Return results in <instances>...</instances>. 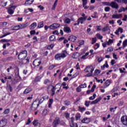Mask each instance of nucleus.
Segmentation results:
<instances>
[{"label": "nucleus", "instance_id": "nucleus-1", "mask_svg": "<svg viewBox=\"0 0 127 127\" xmlns=\"http://www.w3.org/2000/svg\"><path fill=\"white\" fill-rule=\"evenodd\" d=\"M68 55V52L66 50H64L62 51L61 53H58L55 56V60H57L59 61L61 60V59H64V58H66Z\"/></svg>", "mask_w": 127, "mask_h": 127}, {"label": "nucleus", "instance_id": "nucleus-2", "mask_svg": "<svg viewBox=\"0 0 127 127\" xmlns=\"http://www.w3.org/2000/svg\"><path fill=\"white\" fill-rule=\"evenodd\" d=\"M62 86L60 84V83H58L56 84L55 86H52V88L51 89V93L52 97H54V95H55V90H57L56 94L59 93L60 90H61V87Z\"/></svg>", "mask_w": 127, "mask_h": 127}, {"label": "nucleus", "instance_id": "nucleus-3", "mask_svg": "<svg viewBox=\"0 0 127 127\" xmlns=\"http://www.w3.org/2000/svg\"><path fill=\"white\" fill-rule=\"evenodd\" d=\"M95 69V67L93 65H89L86 67L84 71L86 73H88L85 75V77H92L93 76V72Z\"/></svg>", "mask_w": 127, "mask_h": 127}, {"label": "nucleus", "instance_id": "nucleus-4", "mask_svg": "<svg viewBox=\"0 0 127 127\" xmlns=\"http://www.w3.org/2000/svg\"><path fill=\"white\" fill-rule=\"evenodd\" d=\"M27 57V51L26 50L22 51L18 55V59L19 60H24L25 58Z\"/></svg>", "mask_w": 127, "mask_h": 127}, {"label": "nucleus", "instance_id": "nucleus-5", "mask_svg": "<svg viewBox=\"0 0 127 127\" xmlns=\"http://www.w3.org/2000/svg\"><path fill=\"white\" fill-rule=\"evenodd\" d=\"M39 107V103H38V100H35L31 106V111H36L37 108Z\"/></svg>", "mask_w": 127, "mask_h": 127}, {"label": "nucleus", "instance_id": "nucleus-6", "mask_svg": "<svg viewBox=\"0 0 127 127\" xmlns=\"http://www.w3.org/2000/svg\"><path fill=\"white\" fill-rule=\"evenodd\" d=\"M9 6L7 8V12L9 14H13L14 12V9H15L17 7L16 5H11V4L9 5Z\"/></svg>", "mask_w": 127, "mask_h": 127}, {"label": "nucleus", "instance_id": "nucleus-7", "mask_svg": "<svg viewBox=\"0 0 127 127\" xmlns=\"http://www.w3.org/2000/svg\"><path fill=\"white\" fill-rule=\"evenodd\" d=\"M75 120L74 117H71L69 120V126L70 127H78V124L74 123Z\"/></svg>", "mask_w": 127, "mask_h": 127}, {"label": "nucleus", "instance_id": "nucleus-8", "mask_svg": "<svg viewBox=\"0 0 127 127\" xmlns=\"http://www.w3.org/2000/svg\"><path fill=\"white\" fill-rule=\"evenodd\" d=\"M48 96H43V97H40V100L38 98H37L36 99V100L38 101V104L39 105H40V104H42V103H43V101H44V100H45V99H46V100H48Z\"/></svg>", "mask_w": 127, "mask_h": 127}, {"label": "nucleus", "instance_id": "nucleus-9", "mask_svg": "<svg viewBox=\"0 0 127 127\" xmlns=\"http://www.w3.org/2000/svg\"><path fill=\"white\" fill-rule=\"evenodd\" d=\"M60 119L59 117H56L55 120L54 121L53 123V126L54 127H57V126L60 124Z\"/></svg>", "mask_w": 127, "mask_h": 127}, {"label": "nucleus", "instance_id": "nucleus-10", "mask_svg": "<svg viewBox=\"0 0 127 127\" xmlns=\"http://www.w3.org/2000/svg\"><path fill=\"white\" fill-rule=\"evenodd\" d=\"M41 60L39 59H35L33 62V65L35 67H38V66L40 65V64H41Z\"/></svg>", "mask_w": 127, "mask_h": 127}, {"label": "nucleus", "instance_id": "nucleus-11", "mask_svg": "<svg viewBox=\"0 0 127 127\" xmlns=\"http://www.w3.org/2000/svg\"><path fill=\"white\" fill-rule=\"evenodd\" d=\"M6 124H7V119H2L1 121H0V127H5V126H6Z\"/></svg>", "mask_w": 127, "mask_h": 127}, {"label": "nucleus", "instance_id": "nucleus-12", "mask_svg": "<svg viewBox=\"0 0 127 127\" xmlns=\"http://www.w3.org/2000/svg\"><path fill=\"white\" fill-rule=\"evenodd\" d=\"M60 27V24L58 23H54L49 26L50 29H57Z\"/></svg>", "mask_w": 127, "mask_h": 127}, {"label": "nucleus", "instance_id": "nucleus-13", "mask_svg": "<svg viewBox=\"0 0 127 127\" xmlns=\"http://www.w3.org/2000/svg\"><path fill=\"white\" fill-rule=\"evenodd\" d=\"M121 121L124 126H127V116H122Z\"/></svg>", "mask_w": 127, "mask_h": 127}, {"label": "nucleus", "instance_id": "nucleus-14", "mask_svg": "<svg viewBox=\"0 0 127 127\" xmlns=\"http://www.w3.org/2000/svg\"><path fill=\"white\" fill-rule=\"evenodd\" d=\"M110 6L112 8H115L116 9H118L119 8V4L118 3H116L115 1H112L110 3Z\"/></svg>", "mask_w": 127, "mask_h": 127}, {"label": "nucleus", "instance_id": "nucleus-15", "mask_svg": "<svg viewBox=\"0 0 127 127\" xmlns=\"http://www.w3.org/2000/svg\"><path fill=\"white\" fill-rule=\"evenodd\" d=\"M68 40L71 42H75L77 40V37L74 35H71L68 38Z\"/></svg>", "mask_w": 127, "mask_h": 127}, {"label": "nucleus", "instance_id": "nucleus-16", "mask_svg": "<svg viewBox=\"0 0 127 127\" xmlns=\"http://www.w3.org/2000/svg\"><path fill=\"white\" fill-rule=\"evenodd\" d=\"M42 75H37L34 79L35 83H37L38 82H40L41 79L43 78Z\"/></svg>", "mask_w": 127, "mask_h": 127}, {"label": "nucleus", "instance_id": "nucleus-17", "mask_svg": "<svg viewBox=\"0 0 127 127\" xmlns=\"http://www.w3.org/2000/svg\"><path fill=\"white\" fill-rule=\"evenodd\" d=\"M81 123H82V124H89V123H91V119L85 118L81 120Z\"/></svg>", "mask_w": 127, "mask_h": 127}, {"label": "nucleus", "instance_id": "nucleus-18", "mask_svg": "<svg viewBox=\"0 0 127 127\" xmlns=\"http://www.w3.org/2000/svg\"><path fill=\"white\" fill-rule=\"evenodd\" d=\"M102 100V97H99V98L95 99L94 101H93L91 102V105H96V104H98L100 101Z\"/></svg>", "mask_w": 127, "mask_h": 127}, {"label": "nucleus", "instance_id": "nucleus-19", "mask_svg": "<svg viewBox=\"0 0 127 127\" xmlns=\"http://www.w3.org/2000/svg\"><path fill=\"white\" fill-rule=\"evenodd\" d=\"M32 91V89H31V88L28 87L24 90L23 92V94L27 95V94H29V93H30V92H31Z\"/></svg>", "mask_w": 127, "mask_h": 127}, {"label": "nucleus", "instance_id": "nucleus-20", "mask_svg": "<svg viewBox=\"0 0 127 127\" xmlns=\"http://www.w3.org/2000/svg\"><path fill=\"white\" fill-rule=\"evenodd\" d=\"M79 57H80V53L78 52L74 53L72 56L73 59H77Z\"/></svg>", "mask_w": 127, "mask_h": 127}, {"label": "nucleus", "instance_id": "nucleus-21", "mask_svg": "<svg viewBox=\"0 0 127 127\" xmlns=\"http://www.w3.org/2000/svg\"><path fill=\"white\" fill-rule=\"evenodd\" d=\"M64 32H65V33H70L72 32L71 28H70L69 27H64Z\"/></svg>", "mask_w": 127, "mask_h": 127}, {"label": "nucleus", "instance_id": "nucleus-22", "mask_svg": "<svg viewBox=\"0 0 127 127\" xmlns=\"http://www.w3.org/2000/svg\"><path fill=\"white\" fill-rule=\"evenodd\" d=\"M33 1H34V0H27L24 3V5H31L33 3Z\"/></svg>", "mask_w": 127, "mask_h": 127}, {"label": "nucleus", "instance_id": "nucleus-23", "mask_svg": "<svg viewBox=\"0 0 127 127\" xmlns=\"http://www.w3.org/2000/svg\"><path fill=\"white\" fill-rule=\"evenodd\" d=\"M77 20L78 21H79V23L80 22L81 24H83V23H84V22L87 20V19H86V17H80Z\"/></svg>", "mask_w": 127, "mask_h": 127}, {"label": "nucleus", "instance_id": "nucleus-24", "mask_svg": "<svg viewBox=\"0 0 127 127\" xmlns=\"http://www.w3.org/2000/svg\"><path fill=\"white\" fill-rule=\"evenodd\" d=\"M19 26V29H23V28H25L27 26H28V23H26L25 24H21L20 25H18Z\"/></svg>", "mask_w": 127, "mask_h": 127}, {"label": "nucleus", "instance_id": "nucleus-25", "mask_svg": "<svg viewBox=\"0 0 127 127\" xmlns=\"http://www.w3.org/2000/svg\"><path fill=\"white\" fill-rule=\"evenodd\" d=\"M6 30V29H4L3 30V33H4V35L0 36V38H3V37H5V36H7V35H9V34H11V33H5V31Z\"/></svg>", "mask_w": 127, "mask_h": 127}, {"label": "nucleus", "instance_id": "nucleus-26", "mask_svg": "<svg viewBox=\"0 0 127 127\" xmlns=\"http://www.w3.org/2000/svg\"><path fill=\"white\" fill-rule=\"evenodd\" d=\"M33 125L34 127H39L40 126V123L38 122V120H35L33 122Z\"/></svg>", "mask_w": 127, "mask_h": 127}, {"label": "nucleus", "instance_id": "nucleus-27", "mask_svg": "<svg viewBox=\"0 0 127 127\" xmlns=\"http://www.w3.org/2000/svg\"><path fill=\"white\" fill-rule=\"evenodd\" d=\"M58 66H59V64H52L49 66V70H53L55 67H58Z\"/></svg>", "mask_w": 127, "mask_h": 127}, {"label": "nucleus", "instance_id": "nucleus-28", "mask_svg": "<svg viewBox=\"0 0 127 127\" xmlns=\"http://www.w3.org/2000/svg\"><path fill=\"white\" fill-rule=\"evenodd\" d=\"M111 84H112V80L111 79H107L105 83L106 87H109Z\"/></svg>", "mask_w": 127, "mask_h": 127}, {"label": "nucleus", "instance_id": "nucleus-29", "mask_svg": "<svg viewBox=\"0 0 127 127\" xmlns=\"http://www.w3.org/2000/svg\"><path fill=\"white\" fill-rule=\"evenodd\" d=\"M56 40V37L54 35H52L49 37V41L51 42L52 41H55Z\"/></svg>", "mask_w": 127, "mask_h": 127}, {"label": "nucleus", "instance_id": "nucleus-30", "mask_svg": "<svg viewBox=\"0 0 127 127\" xmlns=\"http://www.w3.org/2000/svg\"><path fill=\"white\" fill-rule=\"evenodd\" d=\"M78 111L80 112V113H84L86 111V108L85 107H81V106H78Z\"/></svg>", "mask_w": 127, "mask_h": 127}, {"label": "nucleus", "instance_id": "nucleus-31", "mask_svg": "<svg viewBox=\"0 0 127 127\" xmlns=\"http://www.w3.org/2000/svg\"><path fill=\"white\" fill-rule=\"evenodd\" d=\"M53 104V99L51 98L49 101L48 108H52V104Z\"/></svg>", "mask_w": 127, "mask_h": 127}, {"label": "nucleus", "instance_id": "nucleus-32", "mask_svg": "<svg viewBox=\"0 0 127 127\" xmlns=\"http://www.w3.org/2000/svg\"><path fill=\"white\" fill-rule=\"evenodd\" d=\"M122 14H113L112 15V18H121L122 17Z\"/></svg>", "mask_w": 127, "mask_h": 127}, {"label": "nucleus", "instance_id": "nucleus-33", "mask_svg": "<svg viewBox=\"0 0 127 127\" xmlns=\"http://www.w3.org/2000/svg\"><path fill=\"white\" fill-rule=\"evenodd\" d=\"M44 26V22L43 21L40 22L38 24V28H42Z\"/></svg>", "mask_w": 127, "mask_h": 127}, {"label": "nucleus", "instance_id": "nucleus-34", "mask_svg": "<svg viewBox=\"0 0 127 127\" xmlns=\"http://www.w3.org/2000/svg\"><path fill=\"white\" fill-rule=\"evenodd\" d=\"M36 26H37V23H36V22H34L32 23L30 25L31 29H34L35 27H36Z\"/></svg>", "mask_w": 127, "mask_h": 127}, {"label": "nucleus", "instance_id": "nucleus-35", "mask_svg": "<svg viewBox=\"0 0 127 127\" xmlns=\"http://www.w3.org/2000/svg\"><path fill=\"white\" fill-rule=\"evenodd\" d=\"M126 10H127V7L126 8L124 7H121L120 9L118 11L119 13H121V12H123V11H124V12H125V11H126Z\"/></svg>", "mask_w": 127, "mask_h": 127}, {"label": "nucleus", "instance_id": "nucleus-36", "mask_svg": "<svg viewBox=\"0 0 127 127\" xmlns=\"http://www.w3.org/2000/svg\"><path fill=\"white\" fill-rule=\"evenodd\" d=\"M81 119V114L80 113H77L75 115L76 121H79Z\"/></svg>", "mask_w": 127, "mask_h": 127}, {"label": "nucleus", "instance_id": "nucleus-37", "mask_svg": "<svg viewBox=\"0 0 127 127\" xmlns=\"http://www.w3.org/2000/svg\"><path fill=\"white\" fill-rule=\"evenodd\" d=\"M103 5H107L108 6H111V2L109 1H104L102 2Z\"/></svg>", "mask_w": 127, "mask_h": 127}, {"label": "nucleus", "instance_id": "nucleus-38", "mask_svg": "<svg viewBox=\"0 0 127 127\" xmlns=\"http://www.w3.org/2000/svg\"><path fill=\"white\" fill-rule=\"evenodd\" d=\"M100 73H101V70H100V69H96L94 71V76H98V75H99Z\"/></svg>", "mask_w": 127, "mask_h": 127}, {"label": "nucleus", "instance_id": "nucleus-39", "mask_svg": "<svg viewBox=\"0 0 127 127\" xmlns=\"http://www.w3.org/2000/svg\"><path fill=\"white\" fill-rule=\"evenodd\" d=\"M12 30H19V26L16 25L12 27Z\"/></svg>", "mask_w": 127, "mask_h": 127}, {"label": "nucleus", "instance_id": "nucleus-40", "mask_svg": "<svg viewBox=\"0 0 127 127\" xmlns=\"http://www.w3.org/2000/svg\"><path fill=\"white\" fill-rule=\"evenodd\" d=\"M7 79V77H4V79L3 78H0V81H1V83H2V84H4V83L6 82Z\"/></svg>", "mask_w": 127, "mask_h": 127}, {"label": "nucleus", "instance_id": "nucleus-41", "mask_svg": "<svg viewBox=\"0 0 127 127\" xmlns=\"http://www.w3.org/2000/svg\"><path fill=\"white\" fill-rule=\"evenodd\" d=\"M109 67V64H108V61H105V64H103L102 66H101V68H108Z\"/></svg>", "mask_w": 127, "mask_h": 127}, {"label": "nucleus", "instance_id": "nucleus-42", "mask_svg": "<svg viewBox=\"0 0 127 127\" xmlns=\"http://www.w3.org/2000/svg\"><path fill=\"white\" fill-rule=\"evenodd\" d=\"M64 103L65 106H69V105H71V102L68 100H65L64 101Z\"/></svg>", "mask_w": 127, "mask_h": 127}, {"label": "nucleus", "instance_id": "nucleus-43", "mask_svg": "<svg viewBox=\"0 0 127 127\" xmlns=\"http://www.w3.org/2000/svg\"><path fill=\"white\" fill-rule=\"evenodd\" d=\"M57 2H58V0H56L54 5H53L52 9L54 10L55 9V8H56V6L57 5Z\"/></svg>", "mask_w": 127, "mask_h": 127}, {"label": "nucleus", "instance_id": "nucleus-44", "mask_svg": "<svg viewBox=\"0 0 127 127\" xmlns=\"http://www.w3.org/2000/svg\"><path fill=\"white\" fill-rule=\"evenodd\" d=\"M108 30H109V26H107L102 28L103 32H106V31H108Z\"/></svg>", "mask_w": 127, "mask_h": 127}, {"label": "nucleus", "instance_id": "nucleus-45", "mask_svg": "<svg viewBox=\"0 0 127 127\" xmlns=\"http://www.w3.org/2000/svg\"><path fill=\"white\" fill-rule=\"evenodd\" d=\"M54 46H55V44H51V45H49V46L48 47V49H53Z\"/></svg>", "mask_w": 127, "mask_h": 127}, {"label": "nucleus", "instance_id": "nucleus-46", "mask_svg": "<svg viewBox=\"0 0 127 127\" xmlns=\"http://www.w3.org/2000/svg\"><path fill=\"white\" fill-rule=\"evenodd\" d=\"M13 59V58L12 57H9L6 58L5 59V60L6 61H12Z\"/></svg>", "mask_w": 127, "mask_h": 127}, {"label": "nucleus", "instance_id": "nucleus-47", "mask_svg": "<svg viewBox=\"0 0 127 127\" xmlns=\"http://www.w3.org/2000/svg\"><path fill=\"white\" fill-rule=\"evenodd\" d=\"M9 112H10V109H6L4 111L3 113L5 115H7L8 114H9Z\"/></svg>", "mask_w": 127, "mask_h": 127}, {"label": "nucleus", "instance_id": "nucleus-48", "mask_svg": "<svg viewBox=\"0 0 127 127\" xmlns=\"http://www.w3.org/2000/svg\"><path fill=\"white\" fill-rule=\"evenodd\" d=\"M96 42H97V38L96 37L92 38L91 44L92 45L95 44V43H96Z\"/></svg>", "mask_w": 127, "mask_h": 127}, {"label": "nucleus", "instance_id": "nucleus-49", "mask_svg": "<svg viewBox=\"0 0 127 127\" xmlns=\"http://www.w3.org/2000/svg\"><path fill=\"white\" fill-rule=\"evenodd\" d=\"M96 96L97 95L96 94H94L93 96H90L89 99L90 100H95V98H96Z\"/></svg>", "mask_w": 127, "mask_h": 127}, {"label": "nucleus", "instance_id": "nucleus-50", "mask_svg": "<svg viewBox=\"0 0 127 127\" xmlns=\"http://www.w3.org/2000/svg\"><path fill=\"white\" fill-rule=\"evenodd\" d=\"M83 6H85L88 3V0H82Z\"/></svg>", "mask_w": 127, "mask_h": 127}, {"label": "nucleus", "instance_id": "nucleus-51", "mask_svg": "<svg viewBox=\"0 0 127 127\" xmlns=\"http://www.w3.org/2000/svg\"><path fill=\"white\" fill-rule=\"evenodd\" d=\"M15 71L16 72V74H17L18 75H19V68H18V67H16Z\"/></svg>", "mask_w": 127, "mask_h": 127}, {"label": "nucleus", "instance_id": "nucleus-52", "mask_svg": "<svg viewBox=\"0 0 127 127\" xmlns=\"http://www.w3.org/2000/svg\"><path fill=\"white\" fill-rule=\"evenodd\" d=\"M90 103H91L90 101H85L84 105L86 107L88 108L89 106H90Z\"/></svg>", "mask_w": 127, "mask_h": 127}, {"label": "nucleus", "instance_id": "nucleus-53", "mask_svg": "<svg viewBox=\"0 0 127 127\" xmlns=\"http://www.w3.org/2000/svg\"><path fill=\"white\" fill-rule=\"evenodd\" d=\"M64 116L65 117V118L67 119V120H69V118H70V114L68 113H65L64 114Z\"/></svg>", "mask_w": 127, "mask_h": 127}, {"label": "nucleus", "instance_id": "nucleus-54", "mask_svg": "<svg viewBox=\"0 0 127 127\" xmlns=\"http://www.w3.org/2000/svg\"><path fill=\"white\" fill-rule=\"evenodd\" d=\"M7 87L8 90H9L10 92H12L13 89L12 88V87H11V85H10V84H8Z\"/></svg>", "mask_w": 127, "mask_h": 127}, {"label": "nucleus", "instance_id": "nucleus-55", "mask_svg": "<svg viewBox=\"0 0 127 127\" xmlns=\"http://www.w3.org/2000/svg\"><path fill=\"white\" fill-rule=\"evenodd\" d=\"M113 42H114V40H112L110 39L108 42H107V45H110V44H112V43H113Z\"/></svg>", "mask_w": 127, "mask_h": 127}, {"label": "nucleus", "instance_id": "nucleus-56", "mask_svg": "<svg viewBox=\"0 0 127 127\" xmlns=\"http://www.w3.org/2000/svg\"><path fill=\"white\" fill-rule=\"evenodd\" d=\"M48 112V111L47 109L44 110L42 112L43 116H45L46 115H47Z\"/></svg>", "mask_w": 127, "mask_h": 127}, {"label": "nucleus", "instance_id": "nucleus-57", "mask_svg": "<svg viewBox=\"0 0 127 127\" xmlns=\"http://www.w3.org/2000/svg\"><path fill=\"white\" fill-rule=\"evenodd\" d=\"M113 50H114V49H113V47H110L109 48H107V52H112Z\"/></svg>", "mask_w": 127, "mask_h": 127}, {"label": "nucleus", "instance_id": "nucleus-58", "mask_svg": "<svg viewBox=\"0 0 127 127\" xmlns=\"http://www.w3.org/2000/svg\"><path fill=\"white\" fill-rule=\"evenodd\" d=\"M123 47L125 48L127 46V40H125L123 43Z\"/></svg>", "mask_w": 127, "mask_h": 127}, {"label": "nucleus", "instance_id": "nucleus-59", "mask_svg": "<svg viewBox=\"0 0 127 127\" xmlns=\"http://www.w3.org/2000/svg\"><path fill=\"white\" fill-rule=\"evenodd\" d=\"M1 42H10V40H7V39H3L1 40Z\"/></svg>", "mask_w": 127, "mask_h": 127}, {"label": "nucleus", "instance_id": "nucleus-60", "mask_svg": "<svg viewBox=\"0 0 127 127\" xmlns=\"http://www.w3.org/2000/svg\"><path fill=\"white\" fill-rule=\"evenodd\" d=\"M65 23L69 24V23L71 22V19H69L68 18H67L66 19H65Z\"/></svg>", "mask_w": 127, "mask_h": 127}, {"label": "nucleus", "instance_id": "nucleus-61", "mask_svg": "<svg viewBox=\"0 0 127 127\" xmlns=\"http://www.w3.org/2000/svg\"><path fill=\"white\" fill-rule=\"evenodd\" d=\"M96 31H100V30H102V29H101V27H102V26L99 25V26H96Z\"/></svg>", "mask_w": 127, "mask_h": 127}, {"label": "nucleus", "instance_id": "nucleus-62", "mask_svg": "<svg viewBox=\"0 0 127 127\" xmlns=\"http://www.w3.org/2000/svg\"><path fill=\"white\" fill-rule=\"evenodd\" d=\"M96 36L97 38H99V39H103V36H101V34L97 33L96 34Z\"/></svg>", "mask_w": 127, "mask_h": 127}, {"label": "nucleus", "instance_id": "nucleus-63", "mask_svg": "<svg viewBox=\"0 0 127 127\" xmlns=\"http://www.w3.org/2000/svg\"><path fill=\"white\" fill-rule=\"evenodd\" d=\"M48 83H50V80L48 79H45L44 81V84H45V85H47Z\"/></svg>", "mask_w": 127, "mask_h": 127}, {"label": "nucleus", "instance_id": "nucleus-64", "mask_svg": "<svg viewBox=\"0 0 127 127\" xmlns=\"http://www.w3.org/2000/svg\"><path fill=\"white\" fill-rule=\"evenodd\" d=\"M6 24H7V22H3L0 23V25L1 26H2V27L5 26L6 25Z\"/></svg>", "mask_w": 127, "mask_h": 127}]
</instances>
